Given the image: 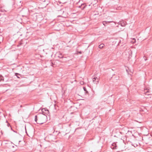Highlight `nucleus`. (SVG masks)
I'll return each instance as SVG.
<instances>
[{
  "label": "nucleus",
  "instance_id": "nucleus-13",
  "mask_svg": "<svg viewBox=\"0 0 152 152\" xmlns=\"http://www.w3.org/2000/svg\"><path fill=\"white\" fill-rule=\"evenodd\" d=\"M104 44L102 43L98 47L99 48L101 49L104 47Z\"/></svg>",
  "mask_w": 152,
  "mask_h": 152
},
{
  "label": "nucleus",
  "instance_id": "nucleus-12",
  "mask_svg": "<svg viewBox=\"0 0 152 152\" xmlns=\"http://www.w3.org/2000/svg\"><path fill=\"white\" fill-rule=\"evenodd\" d=\"M60 3L64 4L66 3L69 0H58Z\"/></svg>",
  "mask_w": 152,
  "mask_h": 152
},
{
  "label": "nucleus",
  "instance_id": "nucleus-15",
  "mask_svg": "<svg viewBox=\"0 0 152 152\" xmlns=\"http://www.w3.org/2000/svg\"><path fill=\"white\" fill-rule=\"evenodd\" d=\"M102 23L105 26H107V22L106 21H103L102 22Z\"/></svg>",
  "mask_w": 152,
  "mask_h": 152
},
{
  "label": "nucleus",
  "instance_id": "nucleus-25",
  "mask_svg": "<svg viewBox=\"0 0 152 152\" xmlns=\"http://www.w3.org/2000/svg\"><path fill=\"white\" fill-rule=\"evenodd\" d=\"M21 44H22V43H20V45H21Z\"/></svg>",
  "mask_w": 152,
  "mask_h": 152
},
{
  "label": "nucleus",
  "instance_id": "nucleus-3",
  "mask_svg": "<svg viewBox=\"0 0 152 152\" xmlns=\"http://www.w3.org/2000/svg\"><path fill=\"white\" fill-rule=\"evenodd\" d=\"M64 26L61 23H56L53 26V28L55 30L60 31L63 29Z\"/></svg>",
  "mask_w": 152,
  "mask_h": 152
},
{
  "label": "nucleus",
  "instance_id": "nucleus-1",
  "mask_svg": "<svg viewBox=\"0 0 152 152\" xmlns=\"http://www.w3.org/2000/svg\"><path fill=\"white\" fill-rule=\"evenodd\" d=\"M47 116L44 114H42L38 118V123L39 124H42L47 121Z\"/></svg>",
  "mask_w": 152,
  "mask_h": 152
},
{
  "label": "nucleus",
  "instance_id": "nucleus-17",
  "mask_svg": "<svg viewBox=\"0 0 152 152\" xmlns=\"http://www.w3.org/2000/svg\"><path fill=\"white\" fill-rule=\"evenodd\" d=\"M15 75L18 78H20V77H19V76H20V75L18 73H15Z\"/></svg>",
  "mask_w": 152,
  "mask_h": 152
},
{
  "label": "nucleus",
  "instance_id": "nucleus-16",
  "mask_svg": "<svg viewBox=\"0 0 152 152\" xmlns=\"http://www.w3.org/2000/svg\"><path fill=\"white\" fill-rule=\"evenodd\" d=\"M4 77L1 75H0V81H4Z\"/></svg>",
  "mask_w": 152,
  "mask_h": 152
},
{
  "label": "nucleus",
  "instance_id": "nucleus-21",
  "mask_svg": "<svg viewBox=\"0 0 152 152\" xmlns=\"http://www.w3.org/2000/svg\"><path fill=\"white\" fill-rule=\"evenodd\" d=\"M121 42V41L120 40L119 41L118 43V45H119V44Z\"/></svg>",
  "mask_w": 152,
  "mask_h": 152
},
{
  "label": "nucleus",
  "instance_id": "nucleus-20",
  "mask_svg": "<svg viewBox=\"0 0 152 152\" xmlns=\"http://www.w3.org/2000/svg\"><path fill=\"white\" fill-rule=\"evenodd\" d=\"M85 92H86L85 93H86V94H88V92L87 91H85Z\"/></svg>",
  "mask_w": 152,
  "mask_h": 152
},
{
  "label": "nucleus",
  "instance_id": "nucleus-2",
  "mask_svg": "<svg viewBox=\"0 0 152 152\" xmlns=\"http://www.w3.org/2000/svg\"><path fill=\"white\" fill-rule=\"evenodd\" d=\"M32 18L35 21H39L42 19V16L39 13H36L32 16Z\"/></svg>",
  "mask_w": 152,
  "mask_h": 152
},
{
  "label": "nucleus",
  "instance_id": "nucleus-24",
  "mask_svg": "<svg viewBox=\"0 0 152 152\" xmlns=\"http://www.w3.org/2000/svg\"><path fill=\"white\" fill-rule=\"evenodd\" d=\"M61 15H58V17H61Z\"/></svg>",
  "mask_w": 152,
  "mask_h": 152
},
{
  "label": "nucleus",
  "instance_id": "nucleus-14",
  "mask_svg": "<svg viewBox=\"0 0 152 152\" xmlns=\"http://www.w3.org/2000/svg\"><path fill=\"white\" fill-rule=\"evenodd\" d=\"M64 57V55L62 54V53H59L58 56V57L59 58H61V59L63 58V57Z\"/></svg>",
  "mask_w": 152,
  "mask_h": 152
},
{
  "label": "nucleus",
  "instance_id": "nucleus-9",
  "mask_svg": "<svg viewBox=\"0 0 152 152\" xmlns=\"http://www.w3.org/2000/svg\"><path fill=\"white\" fill-rule=\"evenodd\" d=\"M66 57H64V56L63 57V58H62L61 59H60L59 61V62H66L68 60L66 59Z\"/></svg>",
  "mask_w": 152,
  "mask_h": 152
},
{
  "label": "nucleus",
  "instance_id": "nucleus-11",
  "mask_svg": "<svg viewBox=\"0 0 152 152\" xmlns=\"http://www.w3.org/2000/svg\"><path fill=\"white\" fill-rule=\"evenodd\" d=\"M119 24H120L122 26H124L126 25V22L122 21L119 22Z\"/></svg>",
  "mask_w": 152,
  "mask_h": 152
},
{
  "label": "nucleus",
  "instance_id": "nucleus-7",
  "mask_svg": "<svg viewBox=\"0 0 152 152\" xmlns=\"http://www.w3.org/2000/svg\"><path fill=\"white\" fill-rule=\"evenodd\" d=\"M99 80V78H97V77H94L93 79V82L94 83H96V84H97L98 83Z\"/></svg>",
  "mask_w": 152,
  "mask_h": 152
},
{
  "label": "nucleus",
  "instance_id": "nucleus-5",
  "mask_svg": "<svg viewBox=\"0 0 152 152\" xmlns=\"http://www.w3.org/2000/svg\"><path fill=\"white\" fill-rule=\"evenodd\" d=\"M59 61L58 60H56L54 61H52L51 62V66L53 67H56L58 66L59 65Z\"/></svg>",
  "mask_w": 152,
  "mask_h": 152
},
{
  "label": "nucleus",
  "instance_id": "nucleus-18",
  "mask_svg": "<svg viewBox=\"0 0 152 152\" xmlns=\"http://www.w3.org/2000/svg\"><path fill=\"white\" fill-rule=\"evenodd\" d=\"M37 115L35 116V121L36 122H37Z\"/></svg>",
  "mask_w": 152,
  "mask_h": 152
},
{
  "label": "nucleus",
  "instance_id": "nucleus-8",
  "mask_svg": "<svg viewBox=\"0 0 152 152\" xmlns=\"http://www.w3.org/2000/svg\"><path fill=\"white\" fill-rule=\"evenodd\" d=\"M42 113H43V114H49V111L45 108H43L42 110Z\"/></svg>",
  "mask_w": 152,
  "mask_h": 152
},
{
  "label": "nucleus",
  "instance_id": "nucleus-4",
  "mask_svg": "<svg viewBox=\"0 0 152 152\" xmlns=\"http://www.w3.org/2000/svg\"><path fill=\"white\" fill-rule=\"evenodd\" d=\"M22 139L20 137H18L15 138L13 140V143L16 146H18L20 143L21 142Z\"/></svg>",
  "mask_w": 152,
  "mask_h": 152
},
{
  "label": "nucleus",
  "instance_id": "nucleus-6",
  "mask_svg": "<svg viewBox=\"0 0 152 152\" xmlns=\"http://www.w3.org/2000/svg\"><path fill=\"white\" fill-rule=\"evenodd\" d=\"M144 94L147 95H151L152 94L150 93V91L149 89H145L144 91Z\"/></svg>",
  "mask_w": 152,
  "mask_h": 152
},
{
  "label": "nucleus",
  "instance_id": "nucleus-23",
  "mask_svg": "<svg viewBox=\"0 0 152 152\" xmlns=\"http://www.w3.org/2000/svg\"><path fill=\"white\" fill-rule=\"evenodd\" d=\"M107 23H111V22H113V21H107Z\"/></svg>",
  "mask_w": 152,
  "mask_h": 152
},
{
  "label": "nucleus",
  "instance_id": "nucleus-10",
  "mask_svg": "<svg viewBox=\"0 0 152 152\" xmlns=\"http://www.w3.org/2000/svg\"><path fill=\"white\" fill-rule=\"evenodd\" d=\"M87 6L86 4H82L81 5L79 6L78 7L80 8L81 9V10H84L86 7Z\"/></svg>",
  "mask_w": 152,
  "mask_h": 152
},
{
  "label": "nucleus",
  "instance_id": "nucleus-19",
  "mask_svg": "<svg viewBox=\"0 0 152 152\" xmlns=\"http://www.w3.org/2000/svg\"><path fill=\"white\" fill-rule=\"evenodd\" d=\"M83 89L85 91H87L85 87H83Z\"/></svg>",
  "mask_w": 152,
  "mask_h": 152
},
{
  "label": "nucleus",
  "instance_id": "nucleus-22",
  "mask_svg": "<svg viewBox=\"0 0 152 152\" xmlns=\"http://www.w3.org/2000/svg\"><path fill=\"white\" fill-rule=\"evenodd\" d=\"M82 53V52H81V51H78V52H77V53H80V54H81V53Z\"/></svg>",
  "mask_w": 152,
  "mask_h": 152
}]
</instances>
